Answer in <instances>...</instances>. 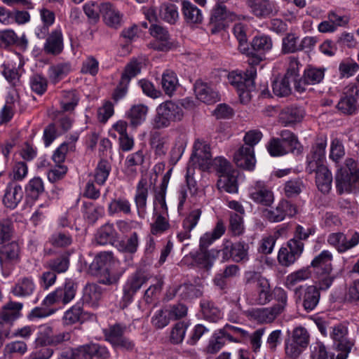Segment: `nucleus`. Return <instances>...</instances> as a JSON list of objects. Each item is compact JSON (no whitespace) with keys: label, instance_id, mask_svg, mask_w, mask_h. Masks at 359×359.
<instances>
[{"label":"nucleus","instance_id":"nucleus-1","mask_svg":"<svg viewBox=\"0 0 359 359\" xmlns=\"http://www.w3.org/2000/svg\"><path fill=\"white\" fill-rule=\"evenodd\" d=\"M330 337L334 340L340 353L335 356L334 353L328 351L323 344L316 342L311 349V359H346L353 342L348 337V328L342 324L330 327Z\"/></svg>","mask_w":359,"mask_h":359},{"label":"nucleus","instance_id":"nucleus-2","mask_svg":"<svg viewBox=\"0 0 359 359\" xmlns=\"http://www.w3.org/2000/svg\"><path fill=\"white\" fill-rule=\"evenodd\" d=\"M339 167L335 180L338 191L353 192L359 191V168L353 158H332Z\"/></svg>","mask_w":359,"mask_h":359},{"label":"nucleus","instance_id":"nucleus-3","mask_svg":"<svg viewBox=\"0 0 359 359\" xmlns=\"http://www.w3.org/2000/svg\"><path fill=\"white\" fill-rule=\"evenodd\" d=\"M246 299L250 304H267L271 300L272 294L269 280L257 273L246 275Z\"/></svg>","mask_w":359,"mask_h":359},{"label":"nucleus","instance_id":"nucleus-4","mask_svg":"<svg viewBox=\"0 0 359 359\" xmlns=\"http://www.w3.org/2000/svg\"><path fill=\"white\" fill-rule=\"evenodd\" d=\"M333 256L329 250H323L311 262L312 266L318 278L320 290H326L332 284L334 277L331 276L332 271V261Z\"/></svg>","mask_w":359,"mask_h":359},{"label":"nucleus","instance_id":"nucleus-5","mask_svg":"<svg viewBox=\"0 0 359 359\" xmlns=\"http://www.w3.org/2000/svg\"><path fill=\"white\" fill-rule=\"evenodd\" d=\"M156 111L154 124L158 129L168 127L172 122L180 121L184 116L182 106L172 101L163 102Z\"/></svg>","mask_w":359,"mask_h":359},{"label":"nucleus","instance_id":"nucleus-6","mask_svg":"<svg viewBox=\"0 0 359 359\" xmlns=\"http://www.w3.org/2000/svg\"><path fill=\"white\" fill-rule=\"evenodd\" d=\"M168 217V208L164 194H156L154 201V222L151 224V232L152 234H161L168 229L170 224Z\"/></svg>","mask_w":359,"mask_h":359},{"label":"nucleus","instance_id":"nucleus-7","mask_svg":"<svg viewBox=\"0 0 359 359\" xmlns=\"http://www.w3.org/2000/svg\"><path fill=\"white\" fill-rule=\"evenodd\" d=\"M217 171L221 175L218 186L225 191L235 194L238 191L237 172L226 158H215Z\"/></svg>","mask_w":359,"mask_h":359},{"label":"nucleus","instance_id":"nucleus-8","mask_svg":"<svg viewBox=\"0 0 359 359\" xmlns=\"http://www.w3.org/2000/svg\"><path fill=\"white\" fill-rule=\"evenodd\" d=\"M257 75V70L254 66H250L243 76L241 74L232 72L229 75V81L238 92L239 96L243 98H249L250 93L255 90L254 79Z\"/></svg>","mask_w":359,"mask_h":359},{"label":"nucleus","instance_id":"nucleus-9","mask_svg":"<svg viewBox=\"0 0 359 359\" xmlns=\"http://www.w3.org/2000/svg\"><path fill=\"white\" fill-rule=\"evenodd\" d=\"M324 158H311L308 162L307 170L309 172H315L316 183L318 189L324 194L328 193L332 187V176L324 165Z\"/></svg>","mask_w":359,"mask_h":359},{"label":"nucleus","instance_id":"nucleus-10","mask_svg":"<svg viewBox=\"0 0 359 359\" xmlns=\"http://www.w3.org/2000/svg\"><path fill=\"white\" fill-rule=\"evenodd\" d=\"M271 39L266 35L255 36L251 43V47L248 46L247 53H243L249 57L248 63L250 66L259 64L264 59V53L272 48Z\"/></svg>","mask_w":359,"mask_h":359},{"label":"nucleus","instance_id":"nucleus-11","mask_svg":"<svg viewBox=\"0 0 359 359\" xmlns=\"http://www.w3.org/2000/svg\"><path fill=\"white\" fill-rule=\"evenodd\" d=\"M76 292L75 283L72 280H67L64 285L58 287L44 298L43 304L46 306L60 303L67 304L74 299Z\"/></svg>","mask_w":359,"mask_h":359},{"label":"nucleus","instance_id":"nucleus-12","mask_svg":"<svg viewBox=\"0 0 359 359\" xmlns=\"http://www.w3.org/2000/svg\"><path fill=\"white\" fill-rule=\"evenodd\" d=\"M304 245L303 242H297L290 239L285 246H282L278 253V263L285 267L294 264L303 253Z\"/></svg>","mask_w":359,"mask_h":359},{"label":"nucleus","instance_id":"nucleus-13","mask_svg":"<svg viewBox=\"0 0 359 359\" xmlns=\"http://www.w3.org/2000/svg\"><path fill=\"white\" fill-rule=\"evenodd\" d=\"M248 194L252 201L264 206H271L275 200L272 189L262 180L254 182L248 189Z\"/></svg>","mask_w":359,"mask_h":359},{"label":"nucleus","instance_id":"nucleus-14","mask_svg":"<svg viewBox=\"0 0 359 359\" xmlns=\"http://www.w3.org/2000/svg\"><path fill=\"white\" fill-rule=\"evenodd\" d=\"M359 90L358 87L351 83L343 91L342 95L337 105L339 111L346 115L355 114L358 109V97Z\"/></svg>","mask_w":359,"mask_h":359},{"label":"nucleus","instance_id":"nucleus-15","mask_svg":"<svg viewBox=\"0 0 359 359\" xmlns=\"http://www.w3.org/2000/svg\"><path fill=\"white\" fill-rule=\"evenodd\" d=\"M234 18L235 14L228 11L225 5L217 4L210 19V32L215 34L224 29L227 26V20H233Z\"/></svg>","mask_w":359,"mask_h":359},{"label":"nucleus","instance_id":"nucleus-16","mask_svg":"<svg viewBox=\"0 0 359 359\" xmlns=\"http://www.w3.org/2000/svg\"><path fill=\"white\" fill-rule=\"evenodd\" d=\"M141 67L142 63L137 60H132L126 66L119 84L113 94V98L115 101H118L126 95L128 83L132 78L140 73Z\"/></svg>","mask_w":359,"mask_h":359},{"label":"nucleus","instance_id":"nucleus-17","mask_svg":"<svg viewBox=\"0 0 359 359\" xmlns=\"http://www.w3.org/2000/svg\"><path fill=\"white\" fill-rule=\"evenodd\" d=\"M327 243L339 253H344L359 243V233L354 232L351 237L341 232L331 233L327 238Z\"/></svg>","mask_w":359,"mask_h":359},{"label":"nucleus","instance_id":"nucleus-18","mask_svg":"<svg viewBox=\"0 0 359 359\" xmlns=\"http://www.w3.org/2000/svg\"><path fill=\"white\" fill-rule=\"evenodd\" d=\"M294 296L303 300L304 309L309 312L318 305L320 299V292L314 285H301L294 289Z\"/></svg>","mask_w":359,"mask_h":359},{"label":"nucleus","instance_id":"nucleus-19","mask_svg":"<svg viewBox=\"0 0 359 359\" xmlns=\"http://www.w3.org/2000/svg\"><path fill=\"white\" fill-rule=\"evenodd\" d=\"M20 247L17 243L12 242L0 249V265L4 276H8L12 266L19 260Z\"/></svg>","mask_w":359,"mask_h":359},{"label":"nucleus","instance_id":"nucleus-20","mask_svg":"<svg viewBox=\"0 0 359 359\" xmlns=\"http://www.w3.org/2000/svg\"><path fill=\"white\" fill-rule=\"evenodd\" d=\"M147 280L146 276L140 271H137L128 278L123 287L122 299L124 306H127L133 301L135 294L146 283Z\"/></svg>","mask_w":359,"mask_h":359},{"label":"nucleus","instance_id":"nucleus-21","mask_svg":"<svg viewBox=\"0 0 359 359\" xmlns=\"http://www.w3.org/2000/svg\"><path fill=\"white\" fill-rule=\"evenodd\" d=\"M297 213L296 206L286 200H281L275 209H266L264 211V215L271 222H279L287 216L292 217Z\"/></svg>","mask_w":359,"mask_h":359},{"label":"nucleus","instance_id":"nucleus-22","mask_svg":"<svg viewBox=\"0 0 359 359\" xmlns=\"http://www.w3.org/2000/svg\"><path fill=\"white\" fill-rule=\"evenodd\" d=\"M64 159L61 158H43L40 163L41 168H48L47 176L51 182H55L61 179L67 172V168L63 164Z\"/></svg>","mask_w":359,"mask_h":359},{"label":"nucleus","instance_id":"nucleus-23","mask_svg":"<svg viewBox=\"0 0 359 359\" xmlns=\"http://www.w3.org/2000/svg\"><path fill=\"white\" fill-rule=\"evenodd\" d=\"M149 194V184L146 178H141L136 187L134 201L137 212L140 218H144L147 215V201Z\"/></svg>","mask_w":359,"mask_h":359},{"label":"nucleus","instance_id":"nucleus-24","mask_svg":"<svg viewBox=\"0 0 359 359\" xmlns=\"http://www.w3.org/2000/svg\"><path fill=\"white\" fill-rule=\"evenodd\" d=\"M99 11L108 27L114 29L121 27L123 15L111 4L109 2L101 4L99 7Z\"/></svg>","mask_w":359,"mask_h":359},{"label":"nucleus","instance_id":"nucleus-25","mask_svg":"<svg viewBox=\"0 0 359 359\" xmlns=\"http://www.w3.org/2000/svg\"><path fill=\"white\" fill-rule=\"evenodd\" d=\"M149 32L157 41L151 44L154 49L166 51L170 48V34L165 27L158 24H151L149 27Z\"/></svg>","mask_w":359,"mask_h":359},{"label":"nucleus","instance_id":"nucleus-26","mask_svg":"<svg viewBox=\"0 0 359 359\" xmlns=\"http://www.w3.org/2000/svg\"><path fill=\"white\" fill-rule=\"evenodd\" d=\"M24 196L22 188L15 183H9L6 187L3 196L4 205L9 209H15Z\"/></svg>","mask_w":359,"mask_h":359},{"label":"nucleus","instance_id":"nucleus-27","mask_svg":"<svg viewBox=\"0 0 359 359\" xmlns=\"http://www.w3.org/2000/svg\"><path fill=\"white\" fill-rule=\"evenodd\" d=\"M36 288L32 277L20 278L11 288V293L18 298H27L32 296Z\"/></svg>","mask_w":359,"mask_h":359},{"label":"nucleus","instance_id":"nucleus-28","mask_svg":"<svg viewBox=\"0 0 359 359\" xmlns=\"http://www.w3.org/2000/svg\"><path fill=\"white\" fill-rule=\"evenodd\" d=\"M201 215L199 209L191 210L182 222V230L177 233V238L180 242L191 238V231L197 225Z\"/></svg>","mask_w":359,"mask_h":359},{"label":"nucleus","instance_id":"nucleus-29","mask_svg":"<svg viewBox=\"0 0 359 359\" xmlns=\"http://www.w3.org/2000/svg\"><path fill=\"white\" fill-rule=\"evenodd\" d=\"M196 97L203 102L212 104L218 100V94L208 83L196 81L194 85Z\"/></svg>","mask_w":359,"mask_h":359},{"label":"nucleus","instance_id":"nucleus-30","mask_svg":"<svg viewBox=\"0 0 359 359\" xmlns=\"http://www.w3.org/2000/svg\"><path fill=\"white\" fill-rule=\"evenodd\" d=\"M107 211L109 215L113 217L129 215L132 212L131 203L124 197L114 198L108 204Z\"/></svg>","mask_w":359,"mask_h":359},{"label":"nucleus","instance_id":"nucleus-31","mask_svg":"<svg viewBox=\"0 0 359 359\" xmlns=\"http://www.w3.org/2000/svg\"><path fill=\"white\" fill-rule=\"evenodd\" d=\"M23 304L20 302H10L0 311V325L11 323L21 316Z\"/></svg>","mask_w":359,"mask_h":359},{"label":"nucleus","instance_id":"nucleus-32","mask_svg":"<svg viewBox=\"0 0 359 359\" xmlns=\"http://www.w3.org/2000/svg\"><path fill=\"white\" fill-rule=\"evenodd\" d=\"M182 14L187 24L189 25L200 24L203 21L201 10L189 1H182Z\"/></svg>","mask_w":359,"mask_h":359},{"label":"nucleus","instance_id":"nucleus-33","mask_svg":"<svg viewBox=\"0 0 359 359\" xmlns=\"http://www.w3.org/2000/svg\"><path fill=\"white\" fill-rule=\"evenodd\" d=\"M249 314L254 320L260 323H271L280 314L279 309L273 306L267 308L253 309Z\"/></svg>","mask_w":359,"mask_h":359},{"label":"nucleus","instance_id":"nucleus-34","mask_svg":"<svg viewBox=\"0 0 359 359\" xmlns=\"http://www.w3.org/2000/svg\"><path fill=\"white\" fill-rule=\"evenodd\" d=\"M63 49V39L60 31L52 32L44 44L43 50L48 54L58 55Z\"/></svg>","mask_w":359,"mask_h":359},{"label":"nucleus","instance_id":"nucleus-35","mask_svg":"<svg viewBox=\"0 0 359 359\" xmlns=\"http://www.w3.org/2000/svg\"><path fill=\"white\" fill-rule=\"evenodd\" d=\"M311 276V271L309 267L302 268L288 274L284 285L287 289L292 290L298 283L309 279Z\"/></svg>","mask_w":359,"mask_h":359},{"label":"nucleus","instance_id":"nucleus-36","mask_svg":"<svg viewBox=\"0 0 359 359\" xmlns=\"http://www.w3.org/2000/svg\"><path fill=\"white\" fill-rule=\"evenodd\" d=\"M220 333L226 336L229 341L236 343H240L249 337V333L244 329L229 324L220 329Z\"/></svg>","mask_w":359,"mask_h":359},{"label":"nucleus","instance_id":"nucleus-37","mask_svg":"<svg viewBox=\"0 0 359 359\" xmlns=\"http://www.w3.org/2000/svg\"><path fill=\"white\" fill-rule=\"evenodd\" d=\"M302 118V111L297 107H292L283 109L279 115V121L285 126L299 122Z\"/></svg>","mask_w":359,"mask_h":359},{"label":"nucleus","instance_id":"nucleus-38","mask_svg":"<svg viewBox=\"0 0 359 359\" xmlns=\"http://www.w3.org/2000/svg\"><path fill=\"white\" fill-rule=\"evenodd\" d=\"M226 227L222 221L217 222L213 230L204 233L200 239V246L202 248H207L215 241L219 239L225 232Z\"/></svg>","mask_w":359,"mask_h":359},{"label":"nucleus","instance_id":"nucleus-39","mask_svg":"<svg viewBox=\"0 0 359 359\" xmlns=\"http://www.w3.org/2000/svg\"><path fill=\"white\" fill-rule=\"evenodd\" d=\"M248 4L258 17L269 16L273 13V5L269 0H248Z\"/></svg>","mask_w":359,"mask_h":359},{"label":"nucleus","instance_id":"nucleus-40","mask_svg":"<svg viewBox=\"0 0 359 359\" xmlns=\"http://www.w3.org/2000/svg\"><path fill=\"white\" fill-rule=\"evenodd\" d=\"M127 327L124 325L116 323L103 330L104 339L111 346L124 337Z\"/></svg>","mask_w":359,"mask_h":359},{"label":"nucleus","instance_id":"nucleus-41","mask_svg":"<svg viewBox=\"0 0 359 359\" xmlns=\"http://www.w3.org/2000/svg\"><path fill=\"white\" fill-rule=\"evenodd\" d=\"M279 135L281 137V142H285L287 144L292 154L295 156L301 155L302 146L293 133L288 130H283Z\"/></svg>","mask_w":359,"mask_h":359},{"label":"nucleus","instance_id":"nucleus-42","mask_svg":"<svg viewBox=\"0 0 359 359\" xmlns=\"http://www.w3.org/2000/svg\"><path fill=\"white\" fill-rule=\"evenodd\" d=\"M60 100L62 111H72L79 103V95L76 90L62 91Z\"/></svg>","mask_w":359,"mask_h":359},{"label":"nucleus","instance_id":"nucleus-43","mask_svg":"<svg viewBox=\"0 0 359 359\" xmlns=\"http://www.w3.org/2000/svg\"><path fill=\"white\" fill-rule=\"evenodd\" d=\"M101 297L102 290L95 284H88L83 289V301L91 306H97Z\"/></svg>","mask_w":359,"mask_h":359},{"label":"nucleus","instance_id":"nucleus-44","mask_svg":"<svg viewBox=\"0 0 359 359\" xmlns=\"http://www.w3.org/2000/svg\"><path fill=\"white\" fill-rule=\"evenodd\" d=\"M116 263L113 255L110 252H103L97 255L93 263L92 266L98 270H108L114 266Z\"/></svg>","mask_w":359,"mask_h":359},{"label":"nucleus","instance_id":"nucleus-45","mask_svg":"<svg viewBox=\"0 0 359 359\" xmlns=\"http://www.w3.org/2000/svg\"><path fill=\"white\" fill-rule=\"evenodd\" d=\"M116 236L117 233L113 224H106L100 229L96 240L98 244L104 245L111 243Z\"/></svg>","mask_w":359,"mask_h":359},{"label":"nucleus","instance_id":"nucleus-46","mask_svg":"<svg viewBox=\"0 0 359 359\" xmlns=\"http://www.w3.org/2000/svg\"><path fill=\"white\" fill-rule=\"evenodd\" d=\"M83 315V308L81 304L76 303L67 309L62 316L63 324L72 325L79 322Z\"/></svg>","mask_w":359,"mask_h":359},{"label":"nucleus","instance_id":"nucleus-47","mask_svg":"<svg viewBox=\"0 0 359 359\" xmlns=\"http://www.w3.org/2000/svg\"><path fill=\"white\" fill-rule=\"evenodd\" d=\"M53 333V327L50 325L48 324L40 325L38 328L36 337L34 341L36 346H50Z\"/></svg>","mask_w":359,"mask_h":359},{"label":"nucleus","instance_id":"nucleus-48","mask_svg":"<svg viewBox=\"0 0 359 359\" xmlns=\"http://www.w3.org/2000/svg\"><path fill=\"white\" fill-rule=\"evenodd\" d=\"M147 111V107L143 104L133 106L128 114L130 125L137 127L141 124L145 119Z\"/></svg>","mask_w":359,"mask_h":359},{"label":"nucleus","instance_id":"nucleus-49","mask_svg":"<svg viewBox=\"0 0 359 359\" xmlns=\"http://www.w3.org/2000/svg\"><path fill=\"white\" fill-rule=\"evenodd\" d=\"M160 18L170 25H174L179 18L177 8L174 4H163L159 10Z\"/></svg>","mask_w":359,"mask_h":359},{"label":"nucleus","instance_id":"nucleus-50","mask_svg":"<svg viewBox=\"0 0 359 359\" xmlns=\"http://www.w3.org/2000/svg\"><path fill=\"white\" fill-rule=\"evenodd\" d=\"M71 71L69 63H59L51 66L49 69V78L53 83H57L65 78Z\"/></svg>","mask_w":359,"mask_h":359},{"label":"nucleus","instance_id":"nucleus-51","mask_svg":"<svg viewBox=\"0 0 359 359\" xmlns=\"http://www.w3.org/2000/svg\"><path fill=\"white\" fill-rule=\"evenodd\" d=\"M28 350L27 344L23 341H13L6 344L3 350L4 358L11 357L15 354L22 355Z\"/></svg>","mask_w":359,"mask_h":359},{"label":"nucleus","instance_id":"nucleus-52","mask_svg":"<svg viewBox=\"0 0 359 359\" xmlns=\"http://www.w3.org/2000/svg\"><path fill=\"white\" fill-rule=\"evenodd\" d=\"M189 325V323L184 321L175 323L171 328L170 332V342L174 344L182 343L184 339Z\"/></svg>","mask_w":359,"mask_h":359},{"label":"nucleus","instance_id":"nucleus-53","mask_svg":"<svg viewBox=\"0 0 359 359\" xmlns=\"http://www.w3.org/2000/svg\"><path fill=\"white\" fill-rule=\"evenodd\" d=\"M162 88L168 95H172L178 85V80L175 74L170 71H166L162 75Z\"/></svg>","mask_w":359,"mask_h":359},{"label":"nucleus","instance_id":"nucleus-54","mask_svg":"<svg viewBox=\"0 0 359 359\" xmlns=\"http://www.w3.org/2000/svg\"><path fill=\"white\" fill-rule=\"evenodd\" d=\"M111 171V164L106 158L100 161L95 172V179L96 182L102 185L106 182Z\"/></svg>","mask_w":359,"mask_h":359},{"label":"nucleus","instance_id":"nucleus-55","mask_svg":"<svg viewBox=\"0 0 359 359\" xmlns=\"http://www.w3.org/2000/svg\"><path fill=\"white\" fill-rule=\"evenodd\" d=\"M139 245V238L137 233H133L126 240L121 241L117 244V248L120 252L133 254Z\"/></svg>","mask_w":359,"mask_h":359},{"label":"nucleus","instance_id":"nucleus-56","mask_svg":"<svg viewBox=\"0 0 359 359\" xmlns=\"http://www.w3.org/2000/svg\"><path fill=\"white\" fill-rule=\"evenodd\" d=\"M273 93L278 97H285L290 94V81L284 76L277 78L272 83Z\"/></svg>","mask_w":359,"mask_h":359},{"label":"nucleus","instance_id":"nucleus-57","mask_svg":"<svg viewBox=\"0 0 359 359\" xmlns=\"http://www.w3.org/2000/svg\"><path fill=\"white\" fill-rule=\"evenodd\" d=\"M177 292L184 299L196 298L202 295V290L200 285L185 283L180 285Z\"/></svg>","mask_w":359,"mask_h":359},{"label":"nucleus","instance_id":"nucleus-58","mask_svg":"<svg viewBox=\"0 0 359 359\" xmlns=\"http://www.w3.org/2000/svg\"><path fill=\"white\" fill-rule=\"evenodd\" d=\"M200 248L201 252L198 255V261L201 265L208 269L212 266L219 252L215 249L207 250L206 248H202L201 246Z\"/></svg>","mask_w":359,"mask_h":359},{"label":"nucleus","instance_id":"nucleus-59","mask_svg":"<svg viewBox=\"0 0 359 359\" xmlns=\"http://www.w3.org/2000/svg\"><path fill=\"white\" fill-rule=\"evenodd\" d=\"M27 195L36 199L44 191V184L40 177H34L30 180L26 187Z\"/></svg>","mask_w":359,"mask_h":359},{"label":"nucleus","instance_id":"nucleus-60","mask_svg":"<svg viewBox=\"0 0 359 359\" xmlns=\"http://www.w3.org/2000/svg\"><path fill=\"white\" fill-rule=\"evenodd\" d=\"M299 37L294 34L289 33L283 39L282 52L285 54L299 51Z\"/></svg>","mask_w":359,"mask_h":359},{"label":"nucleus","instance_id":"nucleus-61","mask_svg":"<svg viewBox=\"0 0 359 359\" xmlns=\"http://www.w3.org/2000/svg\"><path fill=\"white\" fill-rule=\"evenodd\" d=\"M324 78V69L310 67L304 73V83L314 85L319 83Z\"/></svg>","mask_w":359,"mask_h":359},{"label":"nucleus","instance_id":"nucleus-62","mask_svg":"<svg viewBox=\"0 0 359 359\" xmlns=\"http://www.w3.org/2000/svg\"><path fill=\"white\" fill-rule=\"evenodd\" d=\"M170 317L168 314L167 309L158 310L155 312L151 318V324L156 329H163L166 327L170 321Z\"/></svg>","mask_w":359,"mask_h":359},{"label":"nucleus","instance_id":"nucleus-63","mask_svg":"<svg viewBox=\"0 0 359 359\" xmlns=\"http://www.w3.org/2000/svg\"><path fill=\"white\" fill-rule=\"evenodd\" d=\"M210 146L205 141L196 140L193 146L191 157H211Z\"/></svg>","mask_w":359,"mask_h":359},{"label":"nucleus","instance_id":"nucleus-64","mask_svg":"<svg viewBox=\"0 0 359 359\" xmlns=\"http://www.w3.org/2000/svg\"><path fill=\"white\" fill-rule=\"evenodd\" d=\"M66 359H92L90 346L85 344L71 350L70 356Z\"/></svg>","mask_w":359,"mask_h":359}]
</instances>
